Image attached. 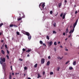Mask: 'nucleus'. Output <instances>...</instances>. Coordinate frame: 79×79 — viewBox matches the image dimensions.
<instances>
[{"instance_id":"nucleus-7","label":"nucleus","mask_w":79,"mask_h":79,"mask_svg":"<svg viewBox=\"0 0 79 79\" xmlns=\"http://www.w3.org/2000/svg\"><path fill=\"white\" fill-rule=\"evenodd\" d=\"M58 5H59V8H60L61 6V5H62V3L61 2L59 3H58Z\"/></svg>"},{"instance_id":"nucleus-20","label":"nucleus","mask_w":79,"mask_h":79,"mask_svg":"<svg viewBox=\"0 0 79 79\" xmlns=\"http://www.w3.org/2000/svg\"><path fill=\"white\" fill-rule=\"evenodd\" d=\"M60 67H58L57 69V70L59 71H60Z\"/></svg>"},{"instance_id":"nucleus-5","label":"nucleus","mask_w":79,"mask_h":79,"mask_svg":"<svg viewBox=\"0 0 79 79\" xmlns=\"http://www.w3.org/2000/svg\"><path fill=\"white\" fill-rule=\"evenodd\" d=\"M74 31V28H73V30L72 29H71L70 30V31L69 32V34H71V33H73Z\"/></svg>"},{"instance_id":"nucleus-32","label":"nucleus","mask_w":79,"mask_h":79,"mask_svg":"<svg viewBox=\"0 0 79 79\" xmlns=\"http://www.w3.org/2000/svg\"><path fill=\"white\" fill-rule=\"evenodd\" d=\"M69 62V61H67L66 63L65 64H68V63Z\"/></svg>"},{"instance_id":"nucleus-11","label":"nucleus","mask_w":79,"mask_h":79,"mask_svg":"<svg viewBox=\"0 0 79 79\" xmlns=\"http://www.w3.org/2000/svg\"><path fill=\"white\" fill-rule=\"evenodd\" d=\"M52 44H53V43L52 42V41H51L49 42V44H48V45H49V46H50Z\"/></svg>"},{"instance_id":"nucleus-8","label":"nucleus","mask_w":79,"mask_h":79,"mask_svg":"<svg viewBox=\"0 0 79 79\" xmlns=\"http://www.w3.org/2000/svg\"><path fill=\"white\" fill-rule=\"evenodd\" d=\"M66 16V13H64L63 14V15L62 17V18L63 19H64V18H65V16Z\"/></svg>"},{"instance_id":"nucleus-37","label":"nucleus","mask_w":79,"mask_h":79,"mask_svg":"<svg viewBox=\"0 0 79 79\" xmlns=\"http://www.w3.org/2000/svg\"><path fill=\"white\" fill-rule=\"evenodd\" d=\"M63 13H61V14L60 15V17H62V16H63Z\"/></svg>"},{"instance_id":"nucleus-62","label":"nucleus","mask_w":79,"mask_h":79,"mask_svg":"<svg viewBox=\"0 0 79 79\" xmlns=\"http://www.w3.org/2000/svg\"><path fill=\"white\" fill-rule=\"evenodd\" d=\"M24 76H26V74H24Z\"/></svg>"},{"instance_id":"nucleus-55","label":"nucleus","mask_w":79,"mask_h":79,"mask_svg":"<svg viewBox=\"0 0 79 79\" xmlns=\"http://www.w3.org/2000/svg\"><path fill=\"white\" fill-rule=\"evenodd\" d=\"M2 32H0V35H2Z\"/></svg>"},{"instance_id":"nucleus-16","label":"nucleus","mask_w":79,"mask_h":79,"mask_svg":"<svg viewBox=\"0 0 79 79\" xmlns=\"http://www.w3.org/2000/svg\"><path fill=\"white\" fill-rule=\"evenodd\" d=\"M1 52H2V54H3V55H4L5 54V51H3V50H2Z\"/></svg>"},{"instance_id":"nucleus-19","label":"nucleus","mask_w":79,"mask_h":79,"mask_svg":"<svg viewBox=\"0 0 79 79\" xmlns=\"http://www.w3.org/2000/svg\"><path fill=\"white\" fill-rule=\"evenodd\" d=\"M12 78V77L11 76V74H10L9 75V79H11V78Z\"/></svg>"},{"instance_id":"nucleus-9","label":"nucleus","mask_w":79,"mask_h":79,"mask_svg":"<svg viewBox=\"0 0 79 79\" xmlns=\"http://www.w3.org/2000/svg\"><path fill=\"white\" fill-rule=\"evenodd\" d=\"M41 77V75H40V74L38 73V77H37L38 79H39V78H40V77Z\"/></svg>"},{"instance_id":"nucleus-21","label":"nucleus","mask_w":79,"mask_h":79,"mask_svg":"<svg viewBox=\"0 0 79 79\" xmlns=\"http://www.w3.org/2000/svg\"><path fill=\"white\" fill-rule=\"evenodd\" d=\"M40 44H43V42H42V41H40Z\"/></svg>"},{"instance_id":"nucleus-34","label":"nucleus","mask_w":79,"mask_h":79,"mask_svg":"<svg viewBox=\"0 0 79 79\" xmlns=\"http://www.w3.org/2000/svg\"><path fill=\"white\" fill-rule=\"evenodd\" d=\"M5 47L7 49H8V47H7V45H5Z\"/></svg>"},{"instance_id":"nucleus-15","label":"nucleus","mask_w":79,"mask_h":79,"mask_svg":"<svg viewBox=\"0 0 79 79\" xmlns=\"http://www.w3.org/2000/svg\"><path fill=\"white\" fill-rule=\"evenodd\" d=\"M28 39L29 40H31V35L28 36Z\"/></svg>"},{"instance_id":"nucleus-63","label":"nucleus","mask_w":79,"mask_h":79,"mask_svg":"<svg viewBox=\"0 0 79 79\" xmlns=\"http://www.w3.org/2000/svg\"><path fill=\"white\" fill-rule=\"evenodd\" d=\"M67 39L68 38H66V39H65V40H67Z\"/></svg>"},{"instance_id":"nucleus-43","label":"nucleus","mask_w":79,"mask_h":79,"mask_svg":"<svg viewBox=\"0 0 79 79\" xmlns=\"http://www.w3.org/2000/svg\"><path fill=\"white\" fill-rule=\"evenodd\" d=\"M45 72L44 71V72H43V75H44V74H45Z\"/></svg>"},{"instance_id":"nucleus-17","label":"nucleus","mask_w":79,"mask_h":79,"mask_svg":"<svg viewBox=\"0 0 79 79\" xmlns=\"http://www.w3.org/2000/svg\"><path fill=\"white\" fill-rule=\"evenodd\" d=\"M73 69V68L72 67H69V69H70V70H72Z\"/></svg>"},{"instance_id":"nucleus-26","label":"nucleus","mask_w":79,"mask_h":79,"mask_svg":"<svg viewBox=\"0 0 79 79\" xmlns=\"http://www.w3.org/2000/svg\"><path fill=\"white\" fill-rule=\"evenodd\" d=\"M54 45H57V44H56V42H54Z\"/></svg>"},{"instance_id":"nucleus-35","label":"nucleus","mask_w":79,"mask_h":79,"mask_svg":"<svg viewBox=\"0 0 79 79\" xmlns=\"http://www.w3.org/2000/svg\"><path fill=\"white\" fill-rule=\"evenodd\" d=\"M52 13H53V11H50V14H51V15H52Z\"/></svg>"},{"instance_id":"nucleus-3","label":"nucleus","mask_w":79,"mask_h":79,"mask_svg":"<svg viewBox=\"0 0 79 79\" xmlns=\"http://www.w3.org/2000/svg\"><path fill=\"white\" fill-rule=\"evenodd\" d=\"M77 22H78V19H77L75 23L74 24H73V29H74V28H75V27H76V26L77 25Z\"/></svg>"},{"instance_id":"nucleus-42","label":"nucleus","mask_w":79,"mask_h":79,"mask_svg":"<svg viewBox=\"0 0 79 79\" xmlns=\"http://www.w3.org/2000/svg\"><path fill=\"white\" fill-rule=\"evenodd\" d=\"M51 58V57H50V56H49L48 57V59H50Z\"/></svg>"},{"instance_id":"nucleus-57","label":"nucleus","mask_w":79,"mask_h":79,"mask_svg":"<svg viewBox=\"0 0 79 79\" xmlns=\"http://www.w3.org/2000/svg\"><path fill=\"white\" fill-rule=\"evenodd\" d=\"M12 40H14V38H12Z\"/></svg>"},{"instance_id":"nucleus-53","label":"nucleus","mask_w":79,"mask_h":79,"mask_svg":"<svg viewBox=\"0 0 79 79\" xmlns=\"http://www.w3.org/2000/svg\"><path fill=\"white\" fill-rule=\"evenodd\" d=\"M70 28H71V27H72V25H71L70 26Z\"/></svg>"},{"instance_id":"nucleus-2","label":"nucleus","mask_w":79,"mask_h":79,"mask_svg":"<svg viewBox=\"0 0 79 79\" xmlns=\"http://www.w3.org/2000/svg\"><path fill=\"white\" fill-rule=\"evenodd\" d=\"M45 2L43 3L42 4V3H41L39 5V7L40 8H41V7H42L44 9V7L45 6Z\"/></svg>"},{"instance_id":"nucleus-50","label":"nucleus","mask_w":79,"mask_h":79,"mask_svg":"<svg viewBox=\"0 0 79 79\" xmlns=\"http://www.w3.org/2000/svg\"><path fill=\"white\" fill-rule=\"evenodd\" d=\"M63 57H60V60H61V59H63Z\"/></svg>"},{"instance_id":"nucleus-13","label":"nucleus","mask_w":79,"mask_h":79,"mask_svg":"<svg viewBox=\"0 0 79 79\" xmlns=\"http://www.w3.org/2000/svg\"><path fill=\"white\" fill-rule=\"evenodd\" d=\"M50 61H48L47 63V66H49V65H50Z\"/></svg>"},{"instance_id":"nucleus-18","label":"nucleus","mask_w":79,"mask_h":79,"mask_svg":"<svg viewBox=\"0 0 79 79\" xmlns=\"http://www.w3.org/2000/svg\"><path fill=\"white\" fill-rule=\"evenodd\" d=\"M46 38H47V39H48V40H49L50 39V38H49V36H47Z\"/></svg>"},{"instance_id":"nucleus-38","label":"nucleus","mask_w":79,"mask_h":79,"mask_svg":"<svg viewBox=\"0 0 79 79\" xmlns=\"http://www.w3.org/2000/svg\"><path fill=\"white\" fill-rule=\"evenodd\" d=\"M65 51H68V49H67L66 48H65Z\"/></svg>"},{"instance_id":"nucleus-64","label":"nucleus","mask_w":79,"mask_h":79,"mask_svg":"<svg viewBox=\"0 0 79 79\" xmlns=\"http://www.w3.org/2000/svg\"><path fill=\"white\" fill-rule=\"evenodd\" d=\"M70 45L71 46H72V44L71 43H70Z\"/></svg>"},{"instance_id":"nucleus-47","label":"nucleus","mask_w":79,"mask_h":79,"mask_svg":"<svg viewBox=\"0 0 79 79\" xmlns=\"http://www.w3.org/2000/svg\"><path fill=\"white\" fill-rule=\"evenodd\" d=\"M71 36V34H70V35H69L68 37L69 38Z\"/></svg>"},{"instance_id":"nucleus-45","label":"nucleus","mask_w":79,"mask_h":79,"mask_svg":"<svg viewBox=\"0 0 79 79\" xmlns=\"http://www.w3.org/2000/svg\"><path fill=\"white\" fill-rule=\"evenodd\" d=\"M15 74L16 75L17 74H19V73H16Z\"/></svg>"},{"instance_id":"nucleus-46","label":"nucleus","mask_w":79,"mask_h":79,"mask_svg":"<svg viewBox=\"0 0 79 79\" xmlns=\"http://www.w3.org/2000/svg\"><path fill=\"white\" fill-rule=\"evenodd\" d=\"M43 45H44V47H46V45H45V44H43Z\"/></svg>"},{"instance_id":"nucleus-28","label":"nucleus","mask_w":79,"mask_h":79,"mask_svg":"<svg viewBox=\"0 0 79 79\" xmlns=\"http://www.w3.org/2000/svg\"><path fill=\"white\" fill-rule=\"evenodd\" d=\"M22 50H23V52H25V51H26V49L23 48V49H22Z\"/></svg>"},{"instance_id":"nucleus-25","label":"nucleus","mask_w":79,"mask_h":79,"mask_svg":"<svg viewBox=\"0 0 79 79\" xmlns=\"http://www.w3.org/2000/svg\"><path fill=\"white\" fill-rule=\"evenodd\" d=\"M13 26V24H11L10 25V27H11Z\"/></svg>"},{"instance_id":"nucleus-56","label":"nucleus","mask_w":79,"mask_h":79,"mask_svg":"<svg viewBox=\"0 0 79 79\" xmlns=\"http://www.w3.org/2000/svg\"><path fill=\"white\" fill-rule=\"evenodd\" d=\"M58 44H60V42L59 41V42H58Z\"/></svg>"},{"instance_id":"nucleus-39","label":"nucleus","mask_w":79,"mask_h":79,"mask_svg":"<svg viewBox=\"0 0 79 79\" xmlns=\"http://www.w3.org/2000/svg\"><path fill=\"white\" fill-rule=\"evenodd\" d=\"M6 56L7 58L8 59H9V56H8V55H7Z\"/></svg>"},{"instance_id":"nucleus-48","label":"nucleus","mask_w":79,"mask_h":79,"mask_svg":"<svg viewBox=\"0 0 79 79\" xmlns=\"http://www.w3.org/2000/svg\"><path fill=\"white\" fill-rule=\"evenodd\" d=\"M75 14H77V11H75Z\"/></svg>"},{"instance_id":"nucleus-29","label":"nucleus","mask_w":79,"mask_h":79,"mask_svg":"<svg viewBox=\"0 0 79 79\" xmlns=\"http://www.w3.org/2000/svg\"><path fill=\"white\" fill-rule=\"evenodd\" d=\"M16 34H17V35H19V32H16Z\"/></svg>"},{"instance_id":"nucleus-31","label":"nucleus","mask_w":79,"mask_h":79,"mask_svg":"<svg viewBox=\"0 0 79 79\" xmlns=\"http://www.w3.org/2000/svg\"><path fill=\"white\" fill-rule=\"evenodd\" d=\"M3 23H1V24H0V27H2V25H3Z\"/></svg>"},{"instance_id":"nucleus-22","label":"nucleus","mask_w":79,"mask_h":79,"mask_svg":"<svg viewBox=\"0 0 79 79\" xmlns=\"http://www.w3.org/2000/svg\"><path fill=\"white\" fill-rule=\"evenodd\" d=\"M37 64H36L34 66V67L35 68H37Z\"/></svg>"},{"instance_id":"nucleus-52","label":"nucleus","mask_w":79,"mask_h":79,"mask_svg":"<svg viewBox=\"0 0 79 79\" xmlns=\"http://www.w3.org/2000/svg\"><path fill=\"white\" fill-rule=\"evenodd\" d=\"M64 2L65 3H66L67 2V1L65 0L64 1Z\"/></svg>"},{"instance_id":"nucleus-12","label":"nucleus","mask_w":79,"mask_h":79,"mask_svg":"<svg viewBox=\"0 0 79 79\" xmlns=\"http://www.w3.org/2000/svg\"><path fill=\"white\" fill-rule=\"evenodd\" d=\"M68 32H69V30H68V28H67L66 29V31H65V33L66 34H67V33H68Z\"/></svg>"},{"instance_id":"nucleus-40","label":"nucleus","mask_w":79,"mask_h":79,"mask_svg":"<svg viewBox=\"0 0 79 79\" xmlns=\"http://www.w3.org/2000/svg\"><path fill=\"white\" fill-rule=\"evenodd\" d=\"M21 18H19L18 19V21H20V20H21Z\"/></svg>"},{"instance_id":"nucleus-24","label":"nucleus","mask_w":79,"mask_h":79,"mask_svg":"<svg viewBox=\"0 0 79 79\" xmlns=\"http://www.w3.org/2000/svg\"><path fill=\"white\" fill-rule=\"evenodd\" d=\"M53 34H56V31H53Z\"/></svg>"},{"instance_id":"nucleus-4","label":"nucleus","mask_w":79,"mask_h":79,"mask_svg":"<svg viewBox=\"0 0 79 79\" xmlns=\"http://www.w3.org/2000/svg\"><path fill=\"white\" fill-rule=\"evenodd\" d=\"M41 64H44L45 63V59L43 58L42 59L41 61Z\"/></svg>"},{"instance_id":"nucleus-51","label":"nucleus","mask_w":79,"mask_h":79,"mask_svg":"<svg viewBox=\"0 0 79 79\" xmlns=\"http://www.w3.org/2000/svg\"><path fill=\"white\" fill-rule=\"evenodd\" d=\"M63 35H65V33H63Z\"/></svg>"},{"instance_id":"nucleus-41","label":"nucleus","mask_w":79,"mask_h":79,"mask_svg":"<svg viewBox=\"0 0 79 79\" xmlns=\"http://www.w3.org/2000/svg\"><path fill=\"white\" fill-rule=\"evenodd\" d=\"M53 25L54 27H55V26H56V23H55Z\"/></svg>"},{"instance_id":"nucleus-61","label":"nucleus","mask_w":79,"mask_h":79,"mask_svg":"<svg viewBox=\"0 0 79 79\" xmlns=\"http://www.w3.org/2000/svg\"><path fill=\"white\" fill-rule=\"evenodd\" d=\"M27 79H31V78H30V77H29Z\"/></svg>"},{"instance_id":"nucleus-59","label":"nucleus","mask_w":79,"mask_h":79,"mask_svg":"<svg viewBox=\"0 0 79 79\" xmlns=\"http://www.w3.org/2000/svg\"><path fill=\"white\" fill-rule=\"evenodd\" d=\"M12 75H13V76H14V73H12Z\"/></svg>"},{"instance_id":"nucleus-10","label":"nucleus","mask_w":79,"mask_h":79,"mask_svg":"<svg viewBox=\"0 0 79 79\" xmlns=\"http://www.w3.org/2000/svg\"><path fill=\"white\" fill-rule=\"evenodd\" d=\"M32 50L31 49H28V50H27V51H26V52H31V51Z\"/></svg>"},{"instance_id":"nucleus-49","label":"nucleus","mask_w":79,"mask_h":79,"mask_svg":"<svg viewBox=\"0 0 79 79\" xmlns=\"http://www.w3.org/2000/svg\"><path fill=\"white\" fill-rule=\"evenodd\" d=\"M54 50H55V52H56V48H54Z\"/></svg>"},{"instance_id":"nucleus-27","label":"nucleus","mask_w":79,"mask_h":79,"mask_svg":"<svg viewBox=\"0 0 79 79\" xmlns=\"http://www.w3.org/2000/svg\"><path fill=\"white\" fill-rule=\"evenodd\" d=\"M50 75H52V74H53V72H51L50 73Z\"/></svg>"},{"instance_id":"nucleus-30","label":"nucleus","mask_w":79,"mask_h":79,"mask_svg":"<svg viewBox=\"0 0 79 79\" xmlns=\"http://www.w3.org/2000/svg\"><path fill=\"white\" fill-rule=\"evenodd\" d=\"M24 69L25 70H26V69H27V67H24Z\"/></svg>"},{"instance_id":"nucleus-23","label":"nucleus","mask_w":79,"mask_h":79,"mask_svg":"<svg viewBox=\"0 0 79 79\" xmlns=\"http://www.w3.org/2000/svg\"><path fill=\"white\" fill-rule=\"evenodd\" d=\"M22 33H23V34H25V32H26L25 31H22Z\"/></svg>"},{"instance_id":"nucleus-14","label":"nucleus","mask_w":79,"mask_h":79,"mask_svg":"<svg viewBox=\"0 0 79 79\" xmlns=\"http://www.w3.org/2000/svg\"><path fill=\"white\" fill-rule=\"evenodd\" d=\"M76 64V61H75L74 62H73V64L74 65V66H75Z\"/></svg>"},{"instance_id":"nucleus-1","label":"nucleus","mask_w":79,"mask_h":79,"mask_svg":"<svg viewBox=\"0 0 79 79\" xmlns=\"http://www.w3.org/2000/svg\"><path fill=\"white\" fill-rule=\"evenodd\" d=\"M5 62V58H3L2 59V58H0V63L1 64H3V63Z\"/></svg>"},{"instance_id":"nucleus-36","label":"nucleus","mask_w":79,"mask_h":79,"mask_svg":"<svg viewBox=\"0 0 79 79\" xmlns=\"http://www.w3.org/2000/svg\"><path fill=\"white\" fill-rule=\"evenodd\" d=\"M13 26H14V27H18V26L15 25H13Z\"/></svg>"},{"instance_id":"nucleus-58","label":"nucleus","mask_w":79,"mask_h":79,"mask_svg":"<svg viewBox=\"0 0 79 79\" xmlns=\"http://www.w3.org/2000/svg\"><path fill=\"white\" fill-rule=\"evenodd\" d=\"M29 54H28L27 55V56H28V57H29Z\"/></svg>"},{"instance_id":"nucleus-44","label":"nucleus","mask_w":79,"mask_h":79,"mask_svg":"<svg viewBox=\"0 0 79 79\" xmlns=\"http://www.w3.org/2000/svg\"><path fill=\"white\" fill-rule=\"evenodd\" d=\"M19 60H20V61H23V59H21V58H20L19 59Z\"/></svg>"},{"instance_id":"nucleus-60","label":"nucleus","mask_w":79,"mask_h":79,"mask_svg":"<svg viewBox=\"0 0 79 79\" xmlns=\"http://www.w3.org/2000/svg\"><path fill=\"white\" fill-rule=\"evenodd\" d=\"M60 47L61 48H63V46H60Z\"/></svg>"},{"instance_id":"nucleus-33","label":"nucleus","mask_w":79,"mask_h":79,"mask_svg":"<svg viewBox=\"0 0 79 79\" xmlns=\"http://www.w3.org/2000/svg\"><path fill=\"white\" fill-rule=\"evenodd\" d=\"M7 51V53L8 54H9L10 53V52H9V51H8V50L7 49L6 50Z\"/></svg>"},{"instance_id":"nucleus-54","label":"nucleus","mask_w":79,"mask_h":79,"mask_svg":"<svg viewBox=\"0 0 79 79\" xmlns=\"http://www.w3.org/2000/svg\"><path fill=\"white\" fill-rule=\"evenodd\" d=\"M1 42L3 43V40H1Z\"/></svg>"},{"instance_id":"nucleus-6","label":"nucleus","mask_w":79,"mask_h":79,"mask_svg":"<svg viewBox=\"0 0 79 79\" xmlns=\"http://www.w3.org/2000/svg\"><path fill=\"white\" fill-rule=\"evenodd\" d=\"M25 35H27L28 37H29V35H30V33H29L27 32H25Z\"/></svg>"}]
</instances>
